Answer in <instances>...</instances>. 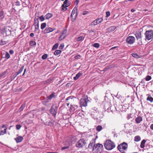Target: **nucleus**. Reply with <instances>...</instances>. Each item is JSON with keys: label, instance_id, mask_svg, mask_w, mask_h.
<instances>
[{"label": "nucleus", "instance_id": "bb28decb", "mask_svg": "<svg viewBox=\"0 0 153 153\" xmlns=\"http://www.w3.org/2000/svg\"><path fill=\"white\" fill-rule=\"evenodd\" d=\"M146 142L145 140H143L141 142L140 146L142 148H143L145 146V144Z\"/></svg>", "mask_w": 153, "mask_h": 153}, {"label": "nucleus", "instance_id": "4c0bfd02", "mask_svg": "<svg viewBox=\"0 0 153 153\" xmlns=\"http://www.w3.org/2000/svg\"><path fill=\"white\" fill-rule=\"evenodd\" d=\"M7 128H6L4 129V131H3V130H2L1 131V132L0 133V135H3L5 134H6V130H7Z\"/></svg>", "mask_w": 153, "mask_h": 153}, {"label": "nucleus", "instance_id": "a18cd8bd", "mask_svg": "<svg viewBox=\"0 0 153 153\" xmlns=\"http://www.w3.org/2000/svg\"><path fill=\"white\" fill-rule=\"evenodd\" d=\"M151 78L152 77L151 76H147L145 78V80L147 81H148L151 79Z\"/></svg>", "mask_w": 153, "mask_h": 153}, {"label": "nucleus", "instance_id": "4be33fe9", "mask_svg": "<svg viewBox=\"0 0 153 153\" xmlns=\"http://www.w3.org/2000/svg\"><path fill=\"white\" fill-rule=\"evenodd\" d=\"M90 35L92 36H94L96 34V30L93 29L89 31Z\"/></svg>", "mask_w": 153, "mask_h": 153}, {"label": "nucleus", "instance_id": "1a4fd4ad", "mask_svg": "<svg viewBox=\"0 0 153 153\" xmlns=\"http://www.w3.org/2000/svg\"><path fill=\"white\" fill-rule=\"evenodd\" d=\"M77 9L76 7H74L72 10L71 15V21L74 22L77 16Z\"/></svg>", "mask_w": 153, "mask_h": 153}, {"label": "nucleus", "instance_id": "6ab92c4d", "mask_svg": "<svg viewBox=\"0 0 153 153\" xmlns=\"http://www.w3.org/2000/svg\"><path fill=\"white\" fill-rule=\"evenodd\" d=\"M24 66H23L18 71V72H16V76L14 77L13 79H14V78L16 76H17L18 75H19V74H20L23 71L24 68Z\"/></svg>", "mask_w": 153, "mask_h": 153}, {"label": "nucleus", "instance_id": "f257e3e1", "mask_svg": "<svg viewBox=\"0 0 153 153\" xmlns=\"http://www.w3.org/2000/svg\"><path fill=\"white\" fill-rule=\"evenodd\" d=\"M103 148L102 145L100 143L94 144V146L92 151L93 153H101Z\"/></svg>", "mask_w": 153, "mask_h": 153}, {"label": "nucleus", "instance_id": "49530a36", "mask_svg": "<svg viewBox=\"0 0 153 153\" xmlns=\"http://www.w3.org/2000/svg\"><path fill=\"white\" fill-rule=\"evenodd\" d=\"M35 26V31H36L39 29V24L34 25Z\"/></svg>", "mask_w": 153, "mask_h": 153}, {"label": "nucleus", "instance_id": "4d7b16f0", "mask_svg": "<svg viewBox=\"0 0 153 153\" xmlns=\"http://www.w3.org/2000/svg\"><path fill=\"white\" fill-rule=\"evenodd\" d=\"M51 79H48L45 81L44 83L47 84L51 82Z\"/></svg>", "mask_w": 153, "mask_h": 153}, {"label": "nucleus", "instance_id": "c03bdc74", "mask_svg": "<svg viewBox=\"0 0 153 153\" xmlns=\"http://www.w3.org/2000/svg\"><path fill=\"white\" fill-rule=\"evenodd\" d=\"M93 46L96 48H98L100 47V45L98 43H95L93 45Z\"/></svg>", "mask_w": 153, "mask_h": 153}, {"label": "nucleus", "instance_id": "f03ea898", "mask_svg": "<svg viewBox=\"0 0 153 153\" xmlns=\"http://www.w3.org/2000/svg\"><path fill=\"white\" fill-rule=\"evenodd\" d=\"M104 146L105 148L108 150H112L115 147L114 143L109 140L106 141L104 144Z\"/></svg>", "mask_w": 153, "mask_h": 153}, {"label": "nucleus", "instance_id": "ea45409f", "mask_svg": "<svg viewBox=\"0 0 153 153\" xmlns=\"http://www.w3.org/2000/svg\"><path fill=\"white\" fill-rule=\"evenodd\" d=\"M59 44L58 43L55 44L53 47L52 50H54L56 49L58 47Z\"/></svg>", "mask_w": 153, "mask_h": 153}, {"label": "nucleus", "instance_id": "9b49d317", "mask_svg": "<svg viewBox=\"0 0 153 153\" xmlns=\"http://www.w3.org/2000/svg\"><path fill=\"white\" fill-rule=\"evenodd\" d=\"M135 38L132 36H129L126 39V42L129 44H133L135 42Z\"/></svg>", "mask_w": 153, "mask_h": 153}, {"label": "nucleus", "instance_id": "ddd939ff", "mask_svg": "<svg viewBox=\"0 0 153 153\" xmlns=\"http://www.w3.org/2000/svg\"><path fill=\"white\" fill-rule=\"evenodd\" d=\"M96 138L92 139V140L90 142L88 146V149L89 150L93 149V148L94 144H95Z\"/></svg>", "mask_w": 153, "mask_h": 153}, {"label": "nucleus", "instance_id": "e433bc0d", "mask_svg": "<svg viewBox=\"0 0 153 153\" xmlns=\"http://www.w3.org/2000/svg\"><path fill=\"white\" fill-rule=\"evenodd\" d=\"M30 45L31 46H33L36 45V43L34 41H31L30 42Z\"/></svg>", "mask_w": 153, "mask_h": 153}, {"label": "nucleus", "instance_id": "dca6fc26", "mask_svg": "<svg viewBox=\"0 0 153 153\" xmlns=\"http://www.w3.org/2000/svg\"><path fill=\"white\" fill-rule=\"evenodd\" d=\"M55 93L53 92L50 95L46 97L47 100H51L52 99L54 98L55 97Z\"/></svg>", "mask_w": 153, "mask_h": 153}, {"label": "nucleus", "instance_id": "69168bd1", "mask_svg": "<svg viewBox=\"0 0 153 153\" xmlns=\"http://www.w3.org/2000/svg\"><path fill=\"white\" fill-rule=\"evenodd\" d=\"M131 12H134L135 10L134 9H131Z\"/></svg>", "mask_w": 153, "mask_h": 153}, {"label": "nucleus", "instance_id": "6e6552de", "mask_svg": "<svg viewBox=\"0 0 153 153\" xmlns=\"http://www.w3.org/2000/svg\"><path fill=\"white\" fill-rule=\"evenodd\" d=\"M146 38L149 40L153 37V31L152 30H147L145 33Z\"/></svg>", "mask_w": 153, "mask_h": 153}, {"label": "nucleus", "instance_id": "bf43d9fd", "mask_svg": "<svg viewBox=\"0 0 153 153\" xmlns=\"http://www.w3.org/2000/svg\"><path fill=\"white\" fill-rule=\"evenodd\" d=\"M20 2L19 1H16L15 3V5L17 6H19L20 5Z\"/></svg>", "mask_w": 153, "mask_h": 153}, {"label": "nucleus", "instance_id": "13d9d810", "mask_svg": "<svg viewBox=\"0 0 153 153\" xmlns=\"http://www.w3.org/2000/svg\"><path fill=\"white\" fill-rule=\"evenodd\" d=\"M89 13V12L87 11H84L82 12V15H85Z\"/></svg>", "mask_w": 153, "mask_h": 153}, {"label": "nucleus", "instance_id": "473e14b6", "mask_svg": "<svg viewBox=\"0 0 153 153\" xmlns=\"http://www.w3.org/2000/svg\"><path fill=\"white\" fill-rule=\"evenodd\" d=\"M62 52V51L60 50H57L55 51L54 52V54L55 55H58L59 54H60Z\"/></svg>", "mask_w": 153, "mask_h": 153}, {"label": "nucleus", "instance_id": "393cba45", "mask_svg": "<svg viewBox=\"0 0 153 153\" xmlns=\"http://www.w3.org/2000/svg\"><path fill=\"white\" fill-rule=\"evenodd\" d=\"M147 95L148 96V97L146 99L147 100H148L151 102H153V98H152L150 96V95L149 94H147Z\"/></svg>", "mask_w": 153, "mask_h": 153}, {"label": "nucleus", "instance_id": "6e6d98bb", "mask_svg": "<svg viewBox=\"0 0 153 153\" xmlns=\"http://www.w3.org/2000/svg\"><path fill=\"white\" fill-rule=\"evenodd\" d=\"M7 72L6 71H4V72H3L1 73L0 74V78L2 76L4 75L5 74H6Z\"/></svg>", "mask_w": 153, "mask_h": 153}, {"label": "nucleus", "instance_id": "4468645a", "mask_svg": "<svg viewBox=\"0 0 153 153\" xmlns=\"http://www.w3.org/2000/svg\"><path fill=\"white\" fill-rule=\"evenodd\" d=\"M55 29L54 28H51L50 27H47L44 30L45 33H47L52 32Z\"/></svg>", "mask_w": 153, "mask_h": 153}, {"label": "nucleus", "instance_id": "c9c22d12", "mask_svg": "<svg viewBox=\"0 0 153 153\" xmlns=\"http://www.w3.org/2000/svg\"><path fill=\"white\" fill-rule=\"evenodd\" d=\"M98 20H96V19L91 24L92 25H96L97 24H98V22H97Z\"/></svg>", "mask_w": 153, "mask_h": 153}, {"label": "nucleus", "instance_id": "f8f14e48", "mask_svg": "<svg viewBox=\"0 0 153 153\" xmlns=\"http://www.w3.org/2000/svg\"><path fill=\"white\" fill-rule=\"evenodd\" d=\"M136 38L137 40H139L138 43L139 45H141L142 44V42L141 41V34L140 32H138L136 33L135 34Z\"/></svg>", "mask_w": 153, "mask_h": 153}, {"label": "nucleus", "instance_id": "72a5a7b5", "mask_svg": "<svg viewBox=\"0 0 153 153\" xmlns=\"http://www.w3.org/2000/svg\"><path fill=\"white\" fill-rule=\"evenodd\" d=\"M25 104H23L19 108L18 111H22L24 108H25Z\"/></svg>", "mask_w": 153, "mask_h": 153}, {"label": "nucleus", "instance_id": "58836bf2", "mask_svg": "<svg viewBox=\"0 0 153 153\" xmlns=\"http://www.w3.org/2000/svg\"><path fill=\"white\" fill-rule=\"evenodd\" d=\"M102 127L101 126H99L97 127L96 129L97 131H100L102 129Z\"/></svg>", "mask_w": 153, "mask_h": 153}, {"label": "nucleus", "instance_id": "aec40b11", "mask_svg": "<svg viewBox=\"0 0 153 153\" xmlns=\"http://www.w3.org/2000/svg\"><path fill=\"white\" fill-rule=\"evenodd\" d=\"M78 107L77 105H71V109L73 111H75V110Z\"/></svg>", "mask_w": 153, "mask_h": 153}, {"label": "nucleus", "instance_id": "338daca9", "mask_svg": "<svg viewBox=\"0 0 153 153\" xmlns=\"http://www.w3.org/2000/svg\"><path fill=\"white\" fill-rule=\"evenodd\" d=\"M150 128L151 129L153 130V124H152L150 126Z\"/></svg>", "mask_w": 153, "mask_h": 153}, {"label": "nucleus", "instance_id": "603ef678", "mask_svg": "<svg viewBox=\"0 0 153 153\" xmlns=\"http://www.w3.org/2000/svg\"><path fill=\"white\" fill-rule=\"evenodd\" d=\"M39 18L41 21H43L45 20V18L43 15L41 16Z\"/></svg>", "mask_w": 153, "mask_h": 153}, {"label": "nucleus", "instance_id": "cd10ccee", "mask_svg": "<svg viewBox=\"0 0 153 153\" xmlns=\"http://www.w3.org/2000/svg\"><path fill=\"white\" fill-rule=\"evenodd\" d=\"M70 4L71 3L70 2H69L68 4H67V5H65V6H64V7H62V10H63L64 11L66 10H67V8H66V7L69 6L70 5Z\"/></svg>", "mask_w": 153, "mask_h": 153}, {"label": "nucleus", "instance_id": "a878e982", "mask_svg": "<svg viewBox=\"0 0 153 153\" xmlns=\"http://www.w3.org/2000/svg\"><path fill=\"white\" fill-rule=\"evenodd\" d=\"M53 16V14L50 13H47L45 17L46 19H48L51 18Z\"/></svg>", "mask_w": 153, "mask_h": 153}, {"label": "nucleus", "instance_id": "e2e57ef3", "mask_svg": "<svg viewBox=\"0 0 153 153\" xmlns=\"http://www.w3.org/2000/svg\"><path fill=\"white\" fill-rule=\"evenodd\" d=\"M9 52V53L11 54H13L14 53L13 51L12 50H10Z\"/></svg>", "mask_w": 153, "mask_h": 153}, {"label": "nucleus", "instance_id": "f704fd0d", "mask_svg": "<svg viewBox=\"0 0 153 153\" xmlns=\"http://www.w3.org/2000/svg\"><path fill=\"white\" fill-rule=\"evenodd\" d=\"M39 24V19L35 17L34 19V25Z\"/></svg>", "mask_w": 153, "mask_h": 153}, {"label": "nucleus", "instance_id": "b1692460", "mask_svg": "<svg viewBox=\"0 0 153 153\" xmlns=\"http://www.w3.org/2000/svg\"><path fill=\"white\" fill-rule=\"evenodd\" d=\"M85 37V36H80L76 38V40L77 41H82L84 39Z\"/></svg>", "mask_w": 153, "mask_h": 153}, {"label": "nucleus", "instance_id": "052dcab7", "mask_svg": "<svg viewBox=\"0 0 153 153\" xmlns=\"http://www.w3.org/2000/svg\"><path fill=\"white\" fill-rule=\"evenodd\" d=\"M79 0H76L75 2V4L76 6H77L79 2Z\"/></svg>", "mask_w": 153, "mask_h": 153}, {"label": "nucleus", "instance_id": "37998d69", "mask_svg": "<svg viewBox=\"0 0 153 153\" xmlns=\"http://www.w3.org/2000/svg\"><path fill=\"white\" fill-rule=\"evenodd\" d=\"M47 57L48 55L47 54H45L42 56V58L43 59H45L47 58Z\"/></svg>", "mask_w": 153, "mask_h": 153}, {"label": "nucleus", "instance_id": "f3484780", "mask_svg": "<svg viewBox=\"0 0 153 153\" xmlns=\"http://www.w3.org/2000/svg\"><path fill=\"white\" fill-rule=\"evenodd\" d=\"M116 28V27L115 26H112L109 27L107 29V30L109 32H111L114 31Z\"/></svg>", "mask_w": 153, "mask_h": 153}, {"label": "nucleus", "instance_id": "5701e85b", "mask_svg": "<svg viewBox=\"0 0 153 153\" xmlns=\"http://www.w3.org/2000/svg\"><path fill=\"white\" fill-rule=\"evenodd\" d=\"M82 74L80 72H79L74 77V79L75 80H76L77 79L79 78L82 75Z\"/></svg>", "mask_w": 153, "mask_h": 153}, {"label": "nucleus", "instance_id": "7ed1b4c3", "mask_svg": "<svg viewBox=\"0 0 153 153\" xmlns=\"http://www.w3.org/2000/svg\"><path fill=\"white\" fill-rule=\"evenodd\" d=\"M11 30L10 27L6 26L1 29V33L4 36H8L11 34Z\"/></svg>", "mask_w": 153, "mask_h": 153}, {"label": "nucleus", "instance_id": "774afa93", "mask_svg": "<svg viewBox=\"0 0 153 153\" xmlns=\"http://www.w3.org/2000/svg\"><path fill=\"white\" fill-rule=\"evenodd\" d=\"M80 56V55H79V56H75V59H77L78 58V56Z\"/></svg>", "mask_w": 153, "mask_h": 153}, {"label": "nucleus", "instance_id": "2f4dec72", "mask_svg": "<svg viewBox=\"0 0 153 153\" xmlns=\"http://www.w3.org/2000/svg\"><path fill=\"white\" fill-rule=\"evenodd\" d=\"M46 23H42L41 25V28L42 30L44 29L46 26Z\"/></svg>", "mask_w": 153, "mask_h": 153}, {"label": "nucleus", "instance_id": "0eeeda50", "mask_svg": "<svg viewBox=\"0 0 153 153\" xmlns=\"http://www.w3.org/2000/svg\"><path fill=\"white\" fill-rule=\"evenodd\" d=\"M58 111V107L56 105H53L50 110V113L52 115L55 117Z\"/></svg>", "mask_w": 153, "mask_h": 153}, {"label": "nucleus", "instance_id": "423d86ee", "mask_svg": "<svg viewBox=\"0 0 153 153\" xmlns=\"http://www.w3.org/2000/svg\"><path fill=\"white\" fill-rule=\"evenodd\" d=\"M89 101L87 96L83 97L81 99L80 104L81 106L85 107L87 105L88 102Z\"/></svg>", "mask_w": 153, "mask_h": 153}, {"label": "nucleus", "instance_id": "8fccbe9b", "mask_svg": "<svg viewBox=\"0 0 153 153\" xmlns=\"http://www.w3.org/2000/svg\"><path fill=\"white\" fill-rule=\"evenodd\" d=\"M22 126L20 125H16V128L17 130H19L20 129Z\"/></svg>", "mask_w": 153, "mask_h": 153}, {"label": "nucleus", "instance_id": "20e7f679", "mask_svg": "<svg viewBox=\"0 0 153 153\" xmlns=\"http://www.w3.org/2000/svg\"><path fill=\"white\" fill-rule=\"evenodd\" d=\"M87 146V143L83 138L80 139L76 144V146L78 148H83Z\"/></svg>", "mask_w": 153, "mask_h": 153}, {"label": "nucleus", "instance_id": "c756f323", "mask_svg": "<svg viewBox=\"0 0 153 153\" xmlns=\"http://www.w3.org/2000/svg\"><path fill=\"white\" fill-rule=\"evenodd\" d=\"M141 140V138L139 136H136L134 138V140L135 141L138 142Z\"/></svg>", "mask_w": 153, "mask_h": 153}, {"label": "nucleus", "instance_id": "5fc2aeb1", "mask_svg": "<svg viewBox=\"0 0 153 153\" xmlns=\"http://www.w3.org/2000/svg\"><path fill=\"white\" fill-rule=\"evenodd\" d=\"M96 20H98L97 22H98V24L101 22L103 21V19L102 18L100 19H97Z\"/></svg>", "mask_w": 153, "mask_h": 153}, {"label": "nucleus", "instance_id": "2eb2a0df", "mask_svg": "<svg viewBox=\"0 0 153 153\" xmlns=\"http://www.w3.org/2000/svg\"><path fill=\"white\" fill-rule=\"evenodd\" d=\"M17 137L15 138L14 140L17 143L21 142L23 140V138L22 137L19 136V135H17Z\"/></svg>", "mask_w": 153, "mask_h": 153}, {"label": "nucleus", "instance_id": "39448f33", "mask_svg": "<svg viewBox=\"0 0 153 153\" xmlns=\"http://www.w3.org/2000/svg\"><path fill=\"white\" fill-rule=\"evenodd\" d=\"M127 147V144L125 142H123L118 145L117 149L120 152L122 153H124L125 151L126 150Z\"/></svg>", "mask_w": 153, "mask_h": 153}, {"label": "nucleus", "instance_id": "412c9836", "mask_svg": "<svg viewBox=\"0 0 153 153\" xmlns=\"http://www.w3.org/2000/svg\"><path fill=\"white\" fill-rule=\"evenodd\" d=\"M142 120V118L140 116L137 117L135 119V121L137 123H140Z\"/></svg>", "mask_w": 153, "mask_h": 153}, {"label": "nucleus", "instance_id": "a19ab883", "mask_svg": "<svg viewBox=\"0 0 153 153\" xmlns=\"http://www.w3.org/2000/svg\"><path fill=\"white\" fill-rule=\"evenodd\" d=\"M69 146H69V145H67V146H65L62 147H61V150H63L65 149H68L69 148Z\"/></svg>", "mask_w": 153, "mask_h": 153}, {"label": "nucleus", "instance_id": "0e129e2a", "mask_svg": "<svg viewBox=\"0 0 153 153\" xmlns=\"http://www.w3.org/2000/svg\"><path fill=\"white\" fill-rule=\"evenodd\" d=\"M30 36L32 37H33L34 36V34L33 33H31L30 34Z\"/></svg>", "mask_w": 153, "mask_h": 153}, {"label": "nucleus", "instance_id": "79ce46f5", "mask_svg": "<svg viewBox=\"0 0 153 153\" xmlns=\"http://www.w3.org/2000/svg\"><path fill=\"white\" fill-rule=\"evenodd\" d=\"M131 55L133 57L136 58H138L140 57L139 55L137 53H132Z\"/></svg>", "mask_w": 153, "mask_h": 153}, {"label": "nucleus", "instance_id": "680f3d73", "mask_svg": "<svg viewBox=\"0 0 153 153\" xmlns=\"http://www.w3.org/2000/svg\"><path fill=\"white\" fill-rule=\"evenodd\" d=\"M73 98V97H72V96H70V97H68V98H67L66 99V100H69L70 99H72Z\"/></svg>", "mask_w": 153, "mask_h": 153}, {"label": "nucleus", "instance_id": "de8ad7c7", "mask_svg": "<svg viewBox=\"0 0 153 153\" xmlns=\"http://www.w3.org/2000/svg\"><path fill=\"white\" fill-rule=\"evenodd\" d=\"M51 123L52 122L50 121H47L44 123V124L46 126H49Z\"/></svg>", "mask_w": 153, "mask_h": 153}, {"label": "nucleus", "instance_id": "09e8293b", "mask_svg": "<svg viewBox=\"0 0 153 153\" xmlns=\"http://www.w3.org/2000/svg\"><path fill=\"white\" fill-rule=\"evenodd\" d=\"M69 2H68V0H65V1L64 2V4H62V7H64V5H67V4H68Z\"/></svg>", "mask_w": 153, "mask_h": 153}, {"label": "nucleus", "instance_id": "c85d7f7f", "mask_svg": "<svg viewBox=\"0 0 153 153\" xmlns=\"http://www.w3.org/2000/svg\"><path fill=\"white\" fill-rule=\"evenodd\" d=\"M10 57V55L7 52L4 53V58L8 59Z\"/></svg>", "mask_w": 153, "mask_h": 153}, {"label": "nucleus", "instance_id": "9d476101", "mask_svg": "<svg viewBox=\"0 0 153 153\" xmlns=\"http://www.w3.org/2000/svg\"><path fill=\"white\" fill-rule=\"evenodd\" d=\"M67 30L66 29H63L62 31L61 34L59 38V40H61L65 39L67 36Z\"/></svg>", "mask_w": 153, "mask_h": 153}, {"label": "nucleus", "instance_id": "3c124183", "mask_svg": "<svg viewBox=\"0 0 153 153\" xmlns=\"http://www.w3.org/2000/svg\"><path fill=\"white\" fill-rule=\"evenodd\" d=\"M64 47V44L63 43H61L60 44V45L59 47V49H62Z\"/></svg>", "mask_w": 153, "mask_h": 153}, {"label": "nucleus", "instance_id": "864d4df0", "mask_svg": "<svg viewBox=\"0 0 153 153\" xmlns=\"http://www.w3.org/2000/svg\"><path fill=\"white\" fill-rule=\"evenodd\" d=\"M106 17H108L110 15V13L109 11H107L106 12Z\"/></svg>", "mask_w": 153, "mask_h": 153}, {"label": "nucleus", "instance_id": "a211bd4d", "mask_svg": "<svg viewBox=\"0 0 153 153\" xmlns=\"http://www.w3.org/2000/svg\"><path fill=\"white\" fill-rule=\"evenodd\" d=\"M5 13L3 10L0 12V20H2L4 18L5 16Z\"/></svg>", "mask_w": 153, "mask_h": 153}, {"label": "nucleus", "instance_id": "7c9ffc66", "mask_svg": "<svg viewBox=\"0 0 153 153\" xmlns=\"http://www.w3.org/2000/svg\"><path fill=\"white\" fill-rule=\"evenodd\" d=\"M7 42V41H4L3 39L0 40V45H2L6 44Z\"/></svg>", "mask_w": 153, "mask_h": 153}]
</instances>
